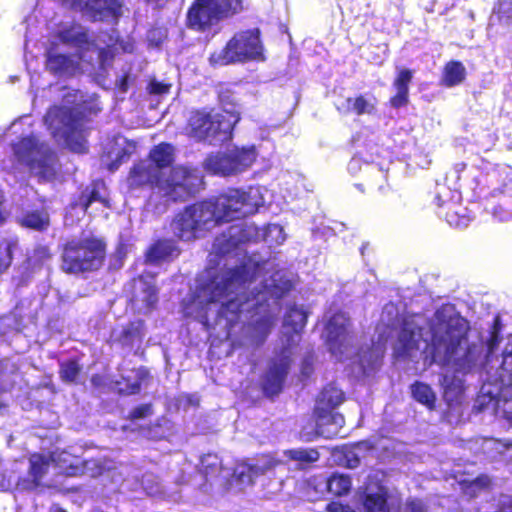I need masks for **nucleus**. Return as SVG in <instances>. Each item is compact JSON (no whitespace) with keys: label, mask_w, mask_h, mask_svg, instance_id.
<instances>
[{"label":"nucleus","mask_w":512,"mask_h":512,"mask_svg":"<svg viewBox=\"0 0 512 512\" xmlns=\"http://www.w3.org/2000/svg\"><path fill=\"white\" fill-rule=\"evenodd\" d=\"M510 391L504 392L498 403V413H501L508 421L512 422V395L508 398Z\"/></svg>","instance_id":"nucleus-43"},{"label":"nucleus","mask_w":512,"mask_h":512,"mask_svg":"<svg viewBox=\"0 0 512 512\" xmlns=\"http://www.w3.org/2000/svg\"><path fill=\"white\" fill-rule=\"evenodd\" d=\"M158 301L157 290L152 280L143 277L134 280L132 303L140 312H148Z\"/></svg>","instance_id":"nucleus-17"},{"label":"nucleus","mask_w":512,"mask_h":512,"mask_svg":"<svg viewBox=\"0 0 512 512\" xmlns=\"http://www.w3.org/2000/svg\"><path fill=\"white\" fill-rule=\"evenodd\" d=\"M49 512H66V511L56 507V508H52Z\"/></svg>","instance_id":"nucleus-59"},{"label":"nucleus","mask_w":512,"mask_h":512,"mask_svg":"<svg viewBox=\"0 0 512 512\" xmlns=\"http://www.w3.org/2000/svg\"><path fill=\"white\" fill-rule=\"evenodd\" d=\"M302 373L308 376L311 373V364L308 360H305L302 366Z\"/></svg>","instance_id":"nucleus-55"},{"label":"nucleus","mask_w":512,"mask_h":512,"mask_svg":"<svg viewBox=\"0 0 512 512\" xmlns=\"http://www.w3.org/2000/svg\"><path fill=\"white\" fill-rule=\"evenodd\" d=\"M365 512H389L387 504V490L384 487H377L374 491L369 489L364 500Z\"/></svg>","instance_id":"nucleus-25"},{"label":"nucleus","mask_w":512,"mask_h":512,"mask_svg":"<svg viewBox=\"0 0 512 512\" xmlns=\"http://www.w3.org/2000/svg\"><path fill=\"white\" fill-rule=\"evenodd\" d=\"M255 270L251 265L222 270L197 288L186 313L208 326L212 321L217 323L219 317L233 323L238 313L256 309L258 317L245 328L244 333L251 345H261L275 325L280 312L278 301L290 290L291 284L277 272L260 281L261 290L254 285L252 298L244 299L246 284L250 287L256 282Z\"/></svg>","instance_id":"nucleus-1"},{"label":"nucleus","mask_w":512,"mask_h":512,"mask_svg":"<svg viewBox=\"0 0 512 512\" xmlns=\"http://www.w3.org/2000/svg\"><path fill=\"white\" fill-rule=\"evenodd\" d=\"M259 30H248L237 33L226 46L211 54L212 65L225 66L235 62L257 59L262 55Z\"/></svg>","instance_id":"nucleus-10"},{"label":"nucleus","mask_w":512,"mask_h":512,"mask_svg":"<svg viewBox=\"0 0 512 512\" xmlns=\"http://www.w3.org/2000/svg\"><path fill=\"white\" fill-rule=\"evenodd\" d=\"M53 467L58 469L59 473L68 476H76L84 471L83 460L69 452L61 451L50 455Z\"/></svg>","instance_id":"nucleus-21"},{"label":"nucleus","mask_w":512,"mask_h":512,"mask_svg":"<svg viewBox=\"0 0 512 512\" xmlns=\"http://www.w3.org/2000/svg\"><path fill=\"white\" fill-rule=\"evenodd\" d=\"M82 367L75 360H68L60 364L59 375L65 383H77Z\"/></svg>","instance_id":"nucleus-38"},{"label":"nucleus","mask_w":512,"mask_h":512,"mask_svg":"<svg viewBox=\"0 0 512 512\" xmlns=\"http://www.w3.org/2000/svg\"><path fill=\"white\" fill-rule=\"evenodd\" d=\"M265 236H266L267 241H269V238L275 237V241L278 244L283 243L285 240V236L283 234L282 227L279 225H276V224L268 227V230H267Z\"/></svg>","instance_id":"nucleus-45"},{"label":"nucleus","mask_w":512,"mask_h":512,"mask_svg":"<svg viewBox=\"0 0 512 512\" xmlns=\"http://www.w3.org/2000/svg\"><path fill=\"white\" fill-rule=\"evenodd\" d=\"M383 352L380 347H376L369 351H363L359 355L360 365L364 374H370L377 369L380 364Z\"/></svg>","instance_id":"nucleus-36"},{"label":"nucleus","mask_w":512,"mask_h":512,"mask_svg":"<svg viewBox=\"0 0 512 512\" xmlns=\"http://www.w3.org/2000/svg\"><path fill=\"white\" fill-rule=\"evenodd\" d=\"M152 414V406L150 404H143L132 410L130 418L133 420L142 419Z\"/></svg>","instance_id":"nucleus-46"},{"label":"nucleus","mask_w":512,"mask_h":512,"mask_svg":"<svg viewBox=\"0 0 512 512\" xmlns=\"http://www.w3.org/2000/svg\"><path fill=\"white\" fill-rule=\"evenodd\" d=\"M118 390L120 393H123L126 395L138 393L140 391L139 378L138 377L135 378V380L132 383H127V384H125L124 387H119Z\"/></svg>","instance_id":"nucleus-48"},{"label":"nucleus","mask_w":512,"mask_h":512,"mask_svg":"<svg viewBox=\"0 0 512 512\" xmlns=\"http://www.w3.org/2000/svg\"><path fill=\"white\" fill-rule=\"evenodd\" d=\"M338 110L344 114L352 112L357 115L372 114L375 110V100L363 95L355 98L349 97L338 106Z\"/></svg>","instance_id":"nucleus-24"},{"label":"nucleus","mask_w":512,"mask_h":512,"mask_svg":"<svg viewBox=\"0 0 512 512\" xmlns=\"http://www.w3.org/2000/svg\"><path fill=\"white\" fill-rule=\"evenodd\" d=\"M446 380H447V377H444V379H443V385H445Z\"/></svg>","instance_id":"nucleus-62"},{"label":"nucleus","mask_w":512,"mask_h":512,"mask_svg":"<svg viewBox=\"0 0 512 512\" xmlns=\"http://www.w3.org/2000/svg\"><path fill=\"white\" fill-rule=\"evenodd\" d=\"M285 454L293 461L297 462L299 468H304L319 459V453L315 449H292Z\"/></svg>","instance_id":"nucleus-35"},{"label":"nucleus","mask_w":512,"mask_h":512,"mask_svg":"<svg viewBox=\"0 0 512 512\" xmlns=\"http://www.w3.org/2000/svg\"><path fill=\"white\" fill-rule=\"evenodd\" d=\"M291 350L284 348L281 355L269 366L263 379V389L268 395L278 394L284 383L291 363Z\"/></svg>","instance_id":"nucleus-14"},{"label":"nucleus","mask_w":512,"mask_h":512,"mask_svg":"<svg viewBox=\"0 0 512 512\" xmlns=\"http://www.w3.org/2000/svg\"><path fill=\"white\" fill-rule=\"evenodd\" d=\"M412 80V72L408 69H402L399 71L397 78L394 81V87L397 93L408 95L409 83Z\"/></svg>","instance_id":"nucleus-40"},{"label":"nucleus","mask_w":512,"mask_h":512,"mask_svg":"<svg viewBox=\"0 0 512 512\" xmlns=\"http://www.w3.org/2000/svg\"><path fill=\"white\" fill-rule=\"evenodd\" d=\"M344 399L343 391L334 384H329L319 394L316 401L315 412L316 414H320L323 420L327 417V414L343 403Z\"/></svg>","instance_id":"nucleus-20"},{"label":"nucleus","mask_w":512,"mask_h":512,"mask_svg":"<svg viewBox=\"0 0 512 512\" xmlns=\"http://www.w3.org/2000/svg\"><path fill=\"white\" fill-rule=\"evenodd\" d=\"M274 465L275 463L271 459L263 457L252 464H239L233 475L239 484L251 485L256 477L272 469Z\"/></svg>","instance_id":"nucleus-19"},{"label":"nucleus","mask_w":512,"mask_h":512,"mask_svg":"<svg viewBox=\"0 0 512 512\" xmlns=\"http://www.w3.org/2000/svg\"><path fill=\"white\" fill-rule=\"evenodd\" d=\"M13 151L17 160L39 179L51 180L55 177L58 170L56 155L36 137L22 138L13 145Z\"/></svg>","instance_id":"nucleus-8"},{"label":"nucleus","mask_w":512,"mask_h":512,"mask_svg":"<svg viewBox=\"0 0 512 512\" xmlns=\"http://www.w3.org/2000/svg\"><path fill=\"white\" fill-rule=\"evenodd\" d=\"M255 159L254 147L234 148L208 156L204 165L213 174L231 176L245 171Z\"/></svg>","instance_id":"nucleus-11"},{"label":"nucleus","mask_w":512,"mask_h":512,"mask_svg":"<svg viewBox=\"0 0 512 512\" xmlns=\"http://www.w3.org/2000/svg\"><path fill=\"white\" fill-rule=\"evenodd\" d=\"M48 216L45 214H41L38 212H33L30 214H27L22 219V224L26 227L42 230L45 229L48 226Z\"/></svg>","instance_id":"nucleus-39"},{"label":"nucleus","mask_w":512,"mask_h":512,"mask_svg":"<svg viewBox=\"0 0 512 512\" xmlns=\"http://www.w3.org/2000/svg\"><path fill=\"white\" fill-rule=\"evenodd\" d=\"M500 512H512V497L505 496L502 498Z\"/></svg>","instance_id":"nucleus-53"},{"label":"nucleus","mask_w":512,"mask_h":512,"mask_svg":"<svg viewBox=\"0 0 512 512\" xmlns=\"http://www.w3.org/2000/svg\"><path fill=\"white\" fill-rule=\"evenodd\" d=\"M46 68L55 76L72 77L80 69V57L67 56L49 50L46 53Z\"/></svg>","instance_id":"nucleus-16"},{"label":"nucleus","mask_w":512,"mask_h":512,"mask_svg":"<svg viewBox=\"0 0 512 512\" xmlns=\"http://www.w3.org/2000/svg\"><path fill=\"white\" fill-rule=\"evenodd\" d=\"M318 415V421H317V430L316 434L325 436V437H331L332 435H336L339 431V429L344 424V418L342 415L338 413H332L330 412L327 414V417L323 420L321 419L320 414Z\"/></svg>","instance_id":"nucleus-27"},{"label":"nucleus","mask_w":512,"mask_h":512,"mask_svg":"<svg viewBox=\"0 0 512 512\" xmlns=\"http://www.w3.org/2000/svg\"><path fill=\"white\" fill-rule=\"evenodd\" d=\"M239 119L238 114L230 111L221 113L196 111L189 118V134L197 140L220 145L231 139L233 127Z\"/></svg>","instance_id":"nucleus-7"},{"label":"nucleus","mask_w":512,"mask_h":512,"mask_svg":"<svg viewBox=\"0 0 512 512\" xmlns=\"http://www.w3.org/2000/svg\"><path fill=\"white\" fill-rule=\"evenodd\" d=\"M213 130H218V125L213 126Z\"/></svg>","instance_id":"nucleus-61"},{"label":"nucleus","mask_w":512,"mask_h":512,"mask_svg":"<svg viewBox=\"0 0 512 512\" xmlns=\"http://www.w3.org/2000/svg\"><path fill=\"white\" fill-rule=\"evenodd\" d=\"M385 310L388 311V313H391L394 310V307L392 305L391 306H386Z\"/></svg>","instance_id":"nucleus-60"},{"label":"nucleus","mask_w":512,"mask_h":512,"mask_svg":"<svg viewBox=\"0 0 512 512\" xmlns=\"http://www.w3.org/2000/svg\"><path fill=\"white\" fill-rule=\"evenodd\" d=\"M147 481H148V479H145V480L143 481V485H144V488H145V490L147 491V493H148L149 495H156L157 493H159V492H160V490H159L158 488H155V489H154L153 487H151V488H150V487L146 486V482H147Z\"/></svg>","instance_id":"nucleus-54"},{"label":"nucleus","mask_w":512,"mask_h":512,"mask_svg":"<svg viewBox=\"0 0 512 512\" xmlns=\"http://www.w3.org/2000/svg\"><path fill=\"white\" fill-rule=\"evenodd\" d=\"M12 243L8 241H2L0 243V273L5 271L11 264L12 261Z\"/></svg>","instance_id":"nucleus-42"},{"label":"nucleus","mask_w":512,"mask_h":512,"mask_svg":"<svg viewBox=\"0 0 512 512\" xmlns=\"http://www.w3.org/2000/svg\"><path fill=\"white\" fill-rule=\"evenodd\" d=\"M357 164H358V160L352 159V161L350 162V169L354 168Z\"/></svg>","instance_id":"nucleus-58"},{"label":"nucleus","mask_w":512,"mask_h":512,"mask_svg":"<svg viewBox=\"0 0 512 512\" xmlns=\"http://www.w3.org/2000/svg\"><path fill=\"white\" fill-rule=\"evenodd\" d=\"M264 203L260 187H250L245 191L232 189L215 199L187 207L176 216L171 227L178 238L190 241L221 222L254 214Z\"/></svg>","instance_id":"nucleus-3"},{"label":"nucleus","mask_w":512,"mask_h":512,"mask_svg":"<svg viewBox=\"0 0 512 512\" xmlns=\"http://www.w3.org/2000/svg\"><path fill=\"white\" fill-rule=\"evenodd\" d=\"M326 339L331 353L339 360L350 355L353 335L350 331V319L345 313L338 312L328 320Z\"/></svg>","instance_id":"nucleus-12"},{"label":"nucleus","mask_w":512,"mask_h":512,"mask_svg":"<svg viewBox=\"0 0 512 512\" xmlns=\"http://www.w3.org/2000/svg\"><path fill=\"white\" fill-rule=\"evenodd\" d=\"M101 202L105 206L108 205V201L105 197H103L96 188H93L88 195H83L81 198V205L83 209L86 211L89 205L93 202Z\"/></svg>","instance_id":"nucleus-44"},{"label":"nucleus","mask_w":512,"mask_h":512,"mask_svg":"<svg viewBox=\"0 0 512 512\" xmlns=\"http://www.w3.org/2000/svg\"><path fill=\"white\" fill-rule=\"evenodd\" d=\"M59 39L61 42L82 48L84 45H89L88 36L85 29L81 26H72L59 32Z\"/></svg>","instance_id":"nucleus-30"},{"label":"nucleus","mask_w":512,"mask_h":512,"mask_svg":"<svg viewBox=\"0 0 512 512\" xmlns=\"http://www.w3.org/2000/svg\"><path fill=\"white\" fill-rule=\"evenodd\" d=\"M502 394L498 387L495 388L491 382L486 381L480 389L474 408L480 412L490 409L498 413V403Z\"/></svg>","instance_id":"nucleus-23"},{"label":"nucleus","mask_w":512,"mask_h":512,"mask_svg":"<svg viewBox=\"0 0 512 512\" xmlns=\"http://www.w3.org/2000/svg\"><path fill=\"white\" fill-rule=\"evenodd\" d=\"M2 203H3V195H2V192L0 191V225L5 220L4 213H3V210H2Z\"/></svg>","instance_id":"nucleus-57"},{"label":"nucleus","mask_w":512,"mask_h":512,"mask_svg":"<svg viewBox=\"0 0 512 512\" xmlns=\"http://www.w3.org/2000/svg\"><path fill=\"white\" fill-rule=\"evenodd\" d=\"M407 512H426L425 505L421 500L411 499L406 503Z\"/></svg>","instance_id":"nucleus-49"},{"label":"nucleus","mask_w":512,"mask_h":512,"mask_svg":"<svg viewBox=\"0 0 512 512\" xmlns=\"http://www.w3.org/2000/svg\"><path fill=\"white\" fill-rule=\"evenodd\" d=\"M65 105L52 107L44 117L45 124L53 138L72 151H86V140L82 131V112L79 108L83 101L81 92L72 90L63 96Z\"/></svg>","instance_id":"nucleus-5"},{"label":"nucleus","mask_w":512,"mask_h":512,"mask_svg":"<svg viewBox=\"0 0 512 512\" xmlns=\"http://www.w3.org/2000/svg\"><path fill=\"white\" fill-rule=\"evenodd\" d=\"M427 348L432 362L464 374L482 363L485 352L484 342L450 305L439 308L429 322L422 315L403 319L393 343L394 356L414 360Z\"/></svg>","instance_id":"nucleus-2"},{"label":"nucleus","mask_w":512,"mask_h":512,"mask_svg":"<svg viewBox=\"0 0 512 512\" xmlns=\"http://www.w3.org/2000/svg\"><path fill=\"white\" fill-rule=\"evenodd\" d=\"M243 9V0H195L187 13L188 26L205 30Z\"/></svg>","instance_id":"nucleus-9"},{"label":"nucleus","mask_w":512,"mask_h":512,"mask_svg":"<svg viewBox=\"0 0 512 512\" xmlns=\"http://www.w3.org/2000/svg\"><path fill=\"white\" fill-rule=\"evenodd\" d=\"M499 20L509 23L512 20V0H499L494 8Z\"/></svg>","instance_id":"nucleus-41"},{"label":"nucleus","mask_w":512,"mask_h":512,"mask_svg":"<svg viewBox=\"0 0 512 512\" xmlns=\"http://www.w3.org/2000/svg\"><path fill=\"white\" fill-rule=\"evenodd\" d=\"M306 312L297 306H292L288 309L284 317L283 334L287 337V346L291 350L293 345H296L300 339V332L306 324Z\"/></svg>","instance_id":"nucleus-18"},{"label":"nucleus","mask_w":512,"mask_h":512,"mask_svg":"<svg viewBox=\"0 0 512 512\" xmlns=\"http://www.w3.org/2000/svg\"><path fill=\"white\" fill-rule=\"evenodd\" d=\"M486 381L491 382L495 388L498 387L501 393L512 390V354L503 356L501 366L493 374L488 372Z\"/></svg>","instance_id":"nucleus-22"},{"label":"nucleus","mask_w":512,"mask_h":512,"mask_svg":"<svg viewBox=\"0 0 512 512\" xmlns=\"http://www.w3.org/2000/svg\"><path fill=\"white\" fill-rule=\"evenodd\" d=\"M411 392L417 402L424 404L429 409L434 408L436 395L429 385L416 382L411 386Z\"/></svg>","instance_id":"nucleus-33"},{"label":"nucleus","mask_w":512,"mask_h":512,"mask_svg":"<svg viewBox=\"0 0 512 512\" xmlns=\"http://www.w3.org/2000/svg\"><path fill=\"white\" fill-rule=\"evenodd\" d=\"M490 482H491V480L488 476L482 475L473 481V485L480 487V488H485L490 485Z\"/></svg>","instance_id":"nucleus-52"},{"label":"nucleus","mask_w":512,"mask_h":512,"mask_svg":"<svg viewBox=\"0 0 512 512\" xmlns=\"http://www.w3.org/2000/svg\"><path fill=\"white\" fill-rule=\"evenodd\" d=\"M179 252L171 241H159L154 244L147 252V261L158 263L178 256Z\"/></svg>","instance_id":"nucleus-26"},{"label":"nucleus","mask_w":512,"mask_h":512,"mask_svg":"<svg viewBox=\"0 0 512 512\" xmlns=\"http://www.w3.org/2000/svg\"><path fill=\"white\" fill-rule=\"evenodd\" d=\"M465 78V67L460 62L451 61L446 64L443 73V83L452 87L460 84Z\"/></svg>","instance_id":"nucleus-32"},{"label":"nucleus","mask_w":512,"mask_h":512,"mask_svg":"<svg viewBox=\"0 0 512 512\" xmlns=\"http://www.w3.org/2000/svg\"><path fill=\"white\" fill-rule=\"evenodd\" d=\"M261 236L262 233L255 224L243 222L231 226L228 230V234L217 237L213 244V249L216 253L228 254L239 244L257 241Z\"/></svg>","instance_id":"nucleus-13"},{"label":"nucleus","mask_w":512,"mask_h":512,"mask_svg":"<svg viewBox=\"0 0 512 512\" xmlns=\"http://www.w3.org/2000/svg\"><path fill=\"white\" fill-rule=\"evenodd\" d=\"M199 472L211 481L217 479L223 472L222 463L215 454H206L201 458Z\"/></svg>","instance_id":"nucleus-29"},{"label":"nucleus","mask_w":512,"mask_h":512,"mask_svg":"<svg viewBox=\"0 0 512 512\" xmlns=\"http://www.w3.org/2000/svg\"><path fill=\"white\" fill-rule=\"evenodd\" d=\"M63 4L73 9L87 10L94 13V17H118L121 15L120 0H62Z\"/></svg>","instance_id":"nucleus-15"},{"label":"nucleus","mask_w":512,"mask_h":512,"mask_svg":"<svg viewBox=\"0 0 512 512\" xmlns=\"http://www.w3.org/2000/svg\"><path fill=\"white\" fill-rule=\"evenodd\" d=\"M36 252L39 253L42 258L50 257L48 249L46 247H40L36 250Z\"/></svg>","instance_id":"nucleus-56"},{"label":"nucleus","mask_w":512,"mask_h":512,"mask_svg":"<svg viewBox=\"0 0 512 512\" xmlns=\"http://www.w3.org/2000/svg\"><path fill=\"white\" fill-rule=\"evenodd\" d=\"M328 512H355L349 505H344L339 502H331L327 505Z\"/></svg>","instance_id":"nucleus-50"},{"label":"nucleus","mask_w":512,"mask_h":512,"mask_svg":"<svg viewBox=\"0 0 512 512\" xmlns=\"http://www.w3.org/2000/svg\"><path fill=\"white\" fill-rule=\"evenodd\" d=\"M170 85L152 80L149 84L150 93L156 95H163L169 92Z\"/></svg>","instance_id":"nucleus-47"},{"label":"nucleus","mask_w":512,"mask_h":512,"mask_svg":"<svg viewBox=\"0 0 512 512\" xmlns=\"http://www.w3.org/2000/svg\"><path fill=\"white\" fill-rule=\"evenodd\" d=\"M326 487L334 495L346 494L351 488V480L346 475L333 474L326 481Z\"/></svg>","instance_id":"nucleus-37"},{"label":"nucleus","mask_w":512,"mask_h":512,"mask_svg":"<svg viewBox=\"0 0 512 512\" xmlns=\"http://www.w3.org/2000/svg\"><path fill=\"white\" fill-rule=\"evenodd\" d=\"M408 102V95L396 93L394 97L391 98L390 103L393 107L398 108L406 105Z\"/></svg>","instance_id":"nucleus-51"},{"label":"nucleus","mask_w":512,"mask_h":512,"mask_svg":"<svg viewBox=\"0 0 512 512\" xmlns=\"http://www.w3.org/2000/svg\"><path fill=\"white\" fill-rule=\"evenodd\" d=\"M147 160H152L153 165L157 166L159 171L168 167L174 160V149L170 144L162 143L151 150Z\"/></svg>","instance_id":"nucleus-28"},{"label":"nucleus","mask_w":512,"mask_h":512,"mask_svg":"<svg viewBox=\"0 0 512 512\" xmlns=\"http://www.w3.org/2000/svg\"><path fill=\"white\" fill-rule=\"evenodd\" d=\"M130 188L151 186L154 193L167 201H184L196 192L201 176L196 169L174 167L169 174L160 172L152 160H141L133 166L128 179Z\"/></svg>","instance_id":"nucleus-4"},{"label":"nucleus","mask_w":512,"mask_h":512,"mask_svg":"<svg viewBox=\"0 0 512 512\" xmlns=\"http://www.w3.org/2000/svg\"><path fill=\"white\" fill-rule=\"evenodd\" d=\"M143 327L144 324L142 321L129 323L116 334V339L123 345H133L135 341L141 340L143 336Z\"/></svg>","instance_id":"nucleus-31"},{"label":"nucleus","mask_w":512,"mask_h":512,"mask_svg":"<svg viewBox=\"0 0 512 512\" xmlns=\"http://www.w3.org/2000/svg\"><path fill=\"white\" fill-rule=\"evenodd\" d=\"M30 474L35 481L40 480L53 466L50 455L33 454L30 459Z\"/></svg>","instance_id":"nucleus-34"},{"label":"nucleus","mask_w":512,"mask_h":512,"mask_svg":"<svg viewBox=\"0 0 512 512\" xmlns=\"http://www.w3.org/2000/svg\"><path fill=\"white\" fill-rule=\"evenodd\" d=\"M105 255L104 243L91 235H84L69 241L62 253V269L77 274L97 270Z\"/></svg>","instance_id":"nucleus-6"}]
</instances>
